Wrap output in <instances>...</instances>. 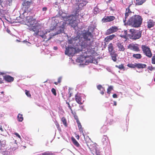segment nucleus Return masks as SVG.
Instances as JSON below:
<instances>
[{
    "label": "nucleus",
    "instance_id": "864d4df0",
    "mask_svg": "<svg viewBox=\"0 0 155 155\" xmlns=\"http://www.w3.org/2000/svg\"><path fill=\"white\" fill-rule=\"evenodd\" d=\"M55 124L57 126V127L58 128V127H59V125L58 124V123H57V122H56L55 123Z\"/></svg>",
    "mask_w": 155,
    "mask_h": 155
},
{
    "label": "nucleus",
    "instance_id": "4468645a",
    "mask_svg": "<svg viewBox=\"0 0 155 155\" xmlns=\"http://www.w3.org/2000/svg\"><path fill=\"white\" fill-rule=\"evenodd\" d=\"M128 48L131 50L137 51L139 50L138 47L136 45L130 44L128 46Z\"/></svg>",
    "mask_w": 155,
    "mask_h": 155
},
{
    "label": "nucleus",
    "instance_id": "f8f14e48",
    "mask_svg": "<svg viewBox=\"0 0 155 155\" xmlns=\"http://www.w3.org/2000/svg\"><path fill=\"white\" fill-rule=\"evenodd\" d=\"M124 43L123 42H118L117 43V47L118 48V51H124L125 48L124 46Z\"/></svg>",
    "mask_w": 155,
    "mask_h": 155
},
{
    "label": "nucleus",
    "instance_id": "473e14b6",
    "mask_svg": "<svg viewBox=\"0 0 155 155\" xmlns=\"http://www.w3.org/2000/svg\"><path fill=\"white\" fill-rule=\"evenodd\" d=\"M94 13L95 14H97L100 12L99 9L97 7H95L94 9Z\"/></svg>",
    "mask_w": 155,
    "mask_h": 155
},
{
    "label": "nucleus",
    "instance_id": "4c0bfd02",
    "mask_svg": "<svg viewBox=\"0 0 155 155\" xmlns=\"http://www.w3.org/2000/svg\"><path fill=\"white\" fill-rule=\"evenodd\" d=\"M51 92L52 93L55 95L56 96V91L55 90L54 88H52L51 89Z\"/></svg>",
    "mask_w": 155,
    "mask_h": 155
},
{
    "label": "nucleus",
    "instance_id": "f704fd0d",
    "mask_svg": "<svg viewBox=\"0 0 155 155\" xmlns=\"http://www.w3.org/2000/svg\"><path fill=\"white\" fill-rule=\"evenodd\" d=\"M4 77L2 75V73L0 72V84L2 83V81L3 80Z\"/></svg>",
    "mask_w": 155,
    "mask_h": 155
},
{
    "label": "nucleus",
    "instance_id": "a211bd4d",
    "mask_svg": "<svg viewBox=\"0 0 155 155\" xmlns=\"http://www.w3.org/2000/svg\"><path fill=\"white\" fill-rule=\"evenodd\" d=\"M6 142L5 140L2 138V137H0V146L1 147H5Z\"/></svg>",
    "mask_w": 155,
    "mask_h": 155
},
{
    "label": "nucleus",
    "instance_id": "c9c22d12",
    "mask_svg": "<svg viewBox=\"0 0 155 155\" xmlns=\"http://www.w3.org/2000/svg\"><path fill=\"white\" fill-rule=\"evenodd\" d=\"M113 87L112 86H110L108 87L107 89V93L110 94V91L111 90L113 89Z\"/></svg>",
    "mask_w": 155,
    "mask_h": 155
},
{
    "label": "nucleus",
    "instance_id": "412c9836",
    "mask_svg": "<svg viewBox=\"0 0 155 155\" xmlns=\"http://www.w3.org/2000/svg\"><path fill=\"white\" fill-rule=\"evenodd\" d=\"M127 31V30H124V31L122 32V33H123L124 34V35H121V36L122 37L126 38L129 37V34H128V32H130V31Z\"/></svg>",
    "mask_w": 155,
    "mask_h": 155
},
{
    "label": "nucleus",
    "instance_id": "e433bc0d",
    "mask_svg": "<svg viewBox=\"0 0 155 155\" xmlns=\"http://www.w3.org/2000/svg\"><path fill=\"white\" fill-rule=\"evenodd\" d=\"M78 125L80 131L81 132H83V128L81 127V124H79Z\"/></svg>",
    "mask_w": 155,
    "mask_h": 155
},
{
    "label": "nucleus",
    "instance_id": "6ab92c4d",
    "mask_svg": "<svg viewBox=\"0 0 155 155\" xmlns=\"http://www.w3.org/2000/svg\"><path fill=\"white\" fill-rule=\"evenodd\" d=\"M146 67V65L145 64L136 63V67L138 68H145Z\"/></svg>",
    "mask_w": 155,
    "mask_h": 155
},
{
    "label": "nucleus",
    "instance_id": "b1692460",
    "mask_svg": "<svg viewBox=\"0 0 155 155\" xmlns=\"http://www.w3.org/2000/svg\"><path fill=\"white\" fill-rule=\"evenodd\" d=\"M108 48V50L110 54L111 53V52H115L114 51H113L114 47L112 43H110L109 45Z\"/></svg>",
    "mask_w": 155,
    "mask_h": 155
},
{
    "label": "nucleus",
    "instance_id": "20e7f679",
    "mask_svg": "<svg viewBox=\"0 0 155 155\" xmlns=\"http://www.w3.org/2000/svg\"><path fill=\"white\" fill-rule=\"evenodd\" d=\"M25 17L27 21V25L28 26L27 29L30 31L34 32L33 35L35 36L38 35L42 38H45L46 34L51 30V29L44 30L43 25L38 23L32 16H28Z\"/></svg>",
    "mask_w": 155,
    "mask_h": 155
},
{
    "label": "nucleus",
    "instance_id": "6e6d98bb",
    "mask_svg": "<svg viewBox=\"0 0 155 155\" xmlns=\"http://www.w3.org/2000/svg\"><path fill=\"white\" fill-rule=\"evenodd\" d=\"M12 0H7V1L9 2V3L12 2Z\"/></svg>",
    "mask_w": 155,
    "mask_h": 155
},
{
    "label": "nucleus",
    "instance_id": "dca6fc26",
    "mask_svg": "<svg viewBox=\"0 0 155 155\" xmlns=\"http://www.w3.org/2000/svg\"><path fill=\"white\" fill-rule=\"evenodd\" d=\"M155 22L152 20H149L147 21V26L148 28H150L153 27L155 25Z\"/></svg>",
    "mask_w": 155,
    "mask_h": 155
},
{
    "label": "nucleus",
    "instance_id": "69168bd1",
    "mask_svg": "<svg viewBox=\"0 0 155 155\" xmlns=\"http://www.w3.org/2000/svg\"><path fill=\"white\" fill-rule=\"evenodd\" d=\"M82 109H83V110H84V108H83V107H82Z\"/></svg>",
    "mask_w": 155,
    "mask_h": 155
},
{
    "label": "nucleus",
    "instance_id": "ddd939ff",
    "mask_svg": "<svg viewBox=\"0 0 155 155\" xmlns=\"http://www.w3.org/2000/svg\"><path fill=\"white\" fill-rule=\"evenodd\" d=\"M114 19L115 17L114 16H105L102 20L104 22H106L112 21Z\"/></svg>",
    "mask_w": 155,
    "mask_h": 155
},
{
    "label": "nucleus",
    "instance_id": "de8ad7c7",
    "mask_svg": "<svg viewBox=\"0 0 155 155\" xmlns=\"http://www.w3.org/2000/svg\"><path fill=\"white\" fill-rule=\"evenodd\" d=\"M113 97L114 98H116L117 97V95L116 94H114L113 95Z\"/></svg>",
    "mask_w": 155,
    "mask_h": 155
},
{
    "label": "nucleus",
    "instance_id": "5fc2aeb1",
    "mask_svg": "<svg viewBox=\"0 0 155 155\" xmlns=\"http://www.w3.org/2000/svg\"><path fill=\"white\" fill-rule=\"evenodd\" d=\"M0 130L2 131H3V129L2 128V126H0Z\"/></svg>",
    "mask_w": 155,
    "mask_h": 155
},
{
    "label": "nucleus",
    "instance_id": "2eb2a0df",
    "mask_svg": "<svg viewBox=\"0 0 155 155\" xmlns=\"http://www.w3.org/2000/svg\"><path fill=\"white\" fill-rule=\"evenodd\" d=\"M110 55L112 60L114 62L116 61L117 60V54L115 52H111V53H110Z\"/></svg>",
    "mask_w": 155,
    "mask_h": 155
},
{
    "label": "nucleus",
    "instance_id": "ea45409f",
    "mask_svg": "<svg viewBox=\"0 0 155 155\" xmlns=\"http://www.w3.org/2000/svg\"><path fill=\"white\" fill-rule=\"evenodd\" d=\"M47 10V8L46 7H44L42 8V11L44 12V14H45V12Z\"/></svg>",
    "mask_w": 155,
    "mask_h": 155
},
{
    "label": "nucleus",
    "instance_id": "49530a36",
    "mask_svg": "<svg viewBox=\"0 0 155 155\" xmlns=\"http://www.w3.org/2000/svg\"><path fill=\"white\" fill-rule=\"evenodd\" d=\"M61 77H59V78H58V83H60L61 82Z\"/></svg>",
    "mask_w": 155,
    "mask_h": 155
},
{
    "label": "nucleus",
    "instance_id": "9b49d317",
    "mask_svg": "<svg viewBox=\"0 0 155 155\" xmlns=\"http://www.w3.org/2000/svg\"><path fill=\"white\" fill-rule=\"evenodd\" d=\"M130 5H129V6L127 8H126L125 17L124 19H123V21L125 25L126 24L127 21L126 19L127 18L128 14H134V13L131 12L130 9Z\"/></svg>",
    "mask_w": 155,
    "mask_h": 155
},
{
    "label": "nucleus",
    "instance_id": "0e129e2a",
    "mask_svg": "<svg viewBox=\"0 0 155 155\" xmlns=\"http://www.w3.org/2000/svg\"><path fill=\"white\" fill-rule=\"evenodd\" d=\"M71 94H70V96H69V97H71Z\"/></svg>",
    "mask_w": 155,
    "mask_h": 155
},
{
    "label": "nucleus",
    "instance_id": "39448f33",
    "mask_svg": "<svg viewBox=\"0 0 155 155\" xmlns=\"http://www.w3.org/2000/svg\"><path fill=\"white\" fill-rule=\"evenodd\" d=\"M142 20L143 19L140 16L135 15L130 17L127 21L126 22V24L133 27L138 28L140 26Z\"/></svg>",
    "mask_w": 155,
    "mask_h": 155
},
{
    "label": "nucleus",
    "instance_id": "423d86ee",
    "mask_svg": "<svg viewBox=\"0 0 155 155\" xmlns=\"http://www.w3.org/2000/svg\"><path fill=\"white\" fill-rule=\"evenodd\" d=\"M31 3L29 2H24L23 4V6L21 10L20 11V13L23 15L24 17L25 16L27 15L28 13L30 12L32 8L31 7Z\"/></svg>",
    "mask_w": 155,
    "mask_h": 155
},
{
    "label": "nucleus",
    "instance_id": "58836bf2",
    "mask_svg": "<svg viewBox=\"0 0 155 155\" xmlns=\"http://www.w3.org/2000/svg\"><path fill=\"white\" fill-rule=\"evenodd\" d=\"M25 94H26L28 96V97H30L31 96V95L29 93V92L27 91V90H25Z\"/></svg>",
    "mask_w": 155,
    "mask_h": 155
},
{
    "label": "nucleus",
    "instance_id": "f3484780",
    "mask_svg": "<svg viewBox=\"0 0 155 155\" xmlns=\"http://www.w3.org/2000/svg\"><path fill=\"white\" fill-rule=\"evenodd\" d=\"M115 37L114 35H112L107 37L104 39V41L105 42H108L110 40H112Z\"/></svg>",
    "mask_w": 155,
    "mask_h": 155
},
{
    "label": "nucleus",
    "instance_id": "e2e57ef3",
    "mask_svg": "<svg viewBox=\"0 0 155 155\" xmlns=\"http://www.w3.org/2000/svg\"><path fill=\"white\" fill-rule=\"evenodd\" d=\"M1 148H0V153L1 152Z\"/></svg>",
    "mask_w": 155,
    "mask_h": 155
},
{
    "label": "nucleus",
    "instance_id": "cd10ccee",
    "mask_svg": "<svg viewBox=\"0 0 155 155\" xmlns=\"http://www.w3.org/2000/svg\"><path fill=\"white\" fill-rule=\"evenodd\" d=\"M18 120L19 121L21 122L23 119L22 115L21 114H19L18 115Z\"/></svg>",
    "mask_w": 155,
    "mask_h": 155
},
{
    "label": "nucleus",
    "instance_id": "bb28decb",
    "mask_svg": "<svg viewBox=\"0 0 155 155\" xmlns=\"http://www.w3.org/2000/svg\"><path fill=\"white\" fill-rule=\"evenodd\" d=\"M145 0H135L136 4L141 5L145 1Z\"/></svg>",
    "mask_w": 155,
    "mask_h": 155
},
{
    "label": "nucleus",
    "instance_id": "5701e85b",
    "mask_svg": "<svg viewBox=\"0 0 155 155\" xmlns=\"http://www.w3.org/2000/svg\"><path fill=\"white\" fill-rule=\"evenodd\" d=\"M97 88L101 91L100 93L102 95L104 94V88L101 85H99L97 86Z\"/></svg>",
    "mask_w": 155,
    "mask_h": 155
},
{
    "label": "nucleus",
    "instance_id": "7c9ffc66",
    "mask_svg": "<svg viewBox=\"0 0 155 155\" xmlns=\"http://www.w3.org/2000/svg\"><path fill=\"white\" fill-rule=\"evenodd\" d=\"M127 66L130 68H136V63L134 64H128Z\"/></svg>",
    "mask_w": 155,
    "mask_h": 155
},
{
    "label": "nucleus",
    "instance_id": "a18cd8bd",
    "mask_svg": "<svg viewBox=\"0 0 155 155\" xmlns=\"http://www.w3.org/2000/svg\"><path fill=\"white\" fill-rule=\"evenodd\" d=\"M14 134L16 135V136L18 137L19 138H21V137L20 135L17 133H14Z\"/></svg>",
    "mask_w": 155,
    "mask_h": 155
},
{
    "label": "nucleus",
    "instance_id": "052dcab7",
    "mask_svg": "<svg viewBox=\"0 0 155 155\" xmlns=\"http://www.w3.org/2000/svg\"><path fill=\"white\" fill-rule=\"evenodd\" d=\"M2 2V0H0V5H1V4Z\"/></svg>",
    "mask_w": 155,
    "mask_h": 155
},
{
    "label": "nucleus",
    "instance_id": "603ef678",
    "mask_svg": "<svg viewBox=\"0 0 155 155\" xmlns=\"http://www.w3.org/2000/svg\"><path fill=\"white\" fill-rule=\"evenodd\" d=\"M26 45L28 46H29L31 44L29 42L27 41H26Z\"/></svg>",
    "mask_w": 155,
    "mask_h": 155
},
{
    "label": "nucleus",
    "instance_id": "1a4fd4ad",
    "mask_svg": "<svg viewBox=\"0 0 155 155\" xmlns=\"http://www.w3.org/2000/svg\"><path fill=\"white\" fill-rule=\"evenodd\" d=\"M71 2L73 4H79V6H85L87 3L86 2L81 1V0H71Z\"/></svg>",
    "mask_w": 155,
    "mask_h": 155
},
{
    "label": "nucleus",
    "instance_id": "a878e982",
    "mask_svg": "<svg viewBox=\"0 0 155 155\" xmlns=\"http://www.w3.org/2000/svg\"><path fill=\"white\" fill-rule=\"evenodd\" d=\"M108 140V137L106 136H104L103 138L102 139V141L104 144H106Z\"/></svg>",
    "mask_w": 155,
    "mask_h": 155
},
{
    "label": "nucleus",
    "instance_id": "3c124183",
    "mask_svg": "<svg viewBox=\"0 0 155 155\" xmlns=\"http://www.w3.org/2000/svg\"><path fill=\"white\" fill-rule=\"evenodd\" d=\"M77 122L78 125H79V124H81V123L78 119L77 120Z\"/></svg>",
    "mask_w": 155,
    "mask_h": 155
},
{
    "label": "nucleus",
    "instance_id": "bf43d9fd",
    "mask_svg": "<svg viewBox=\"0 0 155 155\" xmlns=\"http://www.w3.org/2000/svg\"><path fill=\"white\" fill-rule=\"evenodd\" d=\"M58 82H55L54 83V84H55L57 85L58 84Z\"/></svg>",
    "mask_w": 155,
    "mask_h": 155
},
{
    "label": "nucleus",
    "instance_id": "f03ea898",
    "mask_svg": "<svg viewBox=\"0 0 155 155\" xmlns=\"http://www.w3.org/2000/svg\"><path fill=\"white\" fill-rule=\"evenodd\" d=\"M94 29L92 26H89L88 30L87 31L78 33L77 35L71 40L69 41L70 43L77 41L79 42V44L82 48H86L87 51L84 50V52L91 53L93 51L91 47L93 43V41L91 39L92 38V33Z\"/></svg>",
    "mask_w": 155,
    "mask_h": 155
},
{
    "label": "nucleus",
    "instance_id": "338daca9",
    "mask_svg": "<svg viewBox=\"0 0 155 155\" xmlns=\"http://www.w3.org/2000/svg\"><path fill=\"white\" fill-rule=\"evenodd\" d=\"M96 155H100L99 154L97 153Z\"/></svg>",
    "mask_w": 155,
    "mask_h": 155
},
{
    "label": "nucleus",
    "instance_id": "7ed1b4c3",
    "mask_svg": "<svg viewBox=\"0 0 155 155\" xmlns=\"http://www.w3.org/2000/svg\"><path fill=\"white\" fill-rule=\"evenodd\" d=\"M74 38H72L71 39L68 40V43L70 44H73L74 47L70 45L66 47L65 51V54L69 56H73L75 54L81 52L84 54L79 57V62L83 64L84 62L85 61L86 62L85 63H86L87 61V58L91 56V54L93 53V51H92V52L89 53L84 52V50H86V51H87L86 50V48H82L81 46L79 44V42L77 43V41H75V42H74L73 43H70L69 41L72 40Z\"/></svg>",
    "mask_w": 155,
    "mask_h": 155
},
{
    "label": "nucleus",
    "instance_id": "09e8293b",
    "mask_svg": "<svg viewBox=\"0 0 155 155\" xmlns=\"http://www.w3.org/2000/svg\"><path fill=\"white\" fill-rule=\"evenodd\" d=\"M114 104H113V105L114 106H116L117 104V103L115 101H113Z\"/></svg>",
    "mask_w": 155,
    "mask_h": 155
},
{
    "label": "nucleus",
    "instance_id": "4d7b16f0",
    "mask_svg": "<svg viewBox=\"0 0 155 155\" xmlns=\"http://www.w3.org/2000/svg\"><path fill=\"white\" fill-rule=\"evenodd\" d=\"M133 14H128V15H127V17L129 16H131L133 15Z\"/></svg>",
    "mask_w": 155,
    "mask_h": 155
},
{
    "label": "nucleus",
    "instance_id": "aec40b11",
    "mask_svg": "<svg viewBox=\"0 0 155 155\" xmlns=\"http://www.w3.org/2000/svg\"><path fill=\"white\" fill-rule=\"evenodd\" d=\"M5 79L8 82H11L13 81L14 78L10 76L7 75L5 77Z\"/></svg>",
    "mask_w": 155,
    "mask_h": 155
},
{
    "label": "nucleus",
    "instance_id": "774afa93",
    "mask_svg": "<svg viewBox=\"0 0 155 155\" xmlns=\"http://www.w3.org/2000/svg\"><path fill=\"white\" fill-rule=\"evenodd\" d=\"M154 81H155V78L154 79Z\"/></svg>",
    "mask_w": 155,
    "mask_h": 155
},
{
    "label": "nucleus",
    "instance_id": "f257e3e1",
    "mask_svg": "<svg viewBox=\"0 0 155 155\" xmlns=\"http://www.w3.org/2000/svg\"><path fill=\"white\" fill-rule=\"evenodd\" d=\"M58 12V16L52 19L51 30L52 31L55 29V32L50 34L48 39H50L52 36L63 33L66 24H69L73 28H75L78 25V22L75 19L74 16L72 15L67 16L62 11H60Z\"/></svg>",
    "mask_w": 155,
    "mask_h": 155
},
{
    "label": "nucleus",
    "instance_id": "6e6552de",
    "mask_svg": "<svg viewBox=\"0 0 155 155\" xmlns=\"http://www.w3.org/2000/svg\"><path fill=\"white\" fill-rule=\"evenodd\" d=\"M142 48L143 53L149 58H150L152 56V54L150 50V48L148 47L145 45H142Z\"/></svg>",
    "mask_w": 155,
    "mask_h": 155
},
{
    "label": "nucleus",
    "instance_id": "393cba45",
    "mask_svg": "<svg viewBox=\"0 0 155 155\" xmlns=\"http://www.w3.org/2000/svg\"><path fill=\"white\" fill-rule=\"evenodd\" d=\"M40 155H55L51 152L47 151L41 153Z\"/></svg>",
    "mask_w": 155,
    "mask_h": 155
},
{
    "label": "nucleus",
    "instance_id": "79ce46f5",
    "mask_svg": "<svg viewBox=\"0 0 155 155\" xmlns=\"http://www.w3.org/2000/svg\"><path fill=\"white\" fill-rule=\"evenodd\" d=\"M66 103L67 104H68V108L70 109V110L71 111V112H72L73 111H72V110L71 109V107L70 106L69 103L67 101H66Z\"/></svg>",
    "mask_w": 155,
    "mask_h": 155
},
{
    "label": "nucleus",
    "instance_id": "2f4dec72",
    "mask_svg": "<svg viewBox=\"0 0 155 155\" xmlns=\"http://www.w3.org/2000/svg\"><path fill=\"white\" fill-rule=\"evenodd\" d=\"M115 67L118 68L120 69H123L124 68V66L123 64H121L119 65H116Z\"/></svg>",
    "mask_w": 155,
    "mask_h": 155
},
{
    "label": "nucleus",
    "instance_id": "c756f323",
    "mask_svg": "<svg viewBox=\"0 0 155 155\" xmlns=\"http://www.w3.org/2000/svg\"><path fill=\"white\" fill-rule=\"evenodd\" d=\"M72 141L74 144L77 147H79L80 145L77 140L74 138H72Z\"/></svg>",
    "mask_w": 155,
    "mask_h": 155
},
{
    "label": "nucleus",
    "instance_id": "9d476101",
    "mask_svg": "<svg viewBox=\"0 0 155 155\" xmlns=\"http://www.w3.org/2000/svg\"><path fill=\"white\" fill-rule=\"evenodd\" d=\"M118 30V28L116 26H112L107 30L106 32V34L107 35H109L116 32Z\"/></svg>",
    "mask_w": 155,
    "mask_h": 155
},
{
    "label": "nucleus",
    "instance_id": "c03bdc74",
    "mask_svg": "<svg viewBox=\"0 0 155 155\" xmlns=\"http://www.w3.org/2000/svg\"><path fill=\"white\" fill-rule=\"evenodd\" d=\"M147 68L150 71H152L154 69V68H153L152 66H149Z\"/></svg>",
    "mask_w": 155,
    "mask_h": 155
},
{
    "label": "nucleus",
    "instance_id": "4be33fe9",
    "mask_svg": "<svg viewBox=\"0 0 155 155\" xmlns=\"http://www.w3.org/2000/svg\"><path fill=\"white\" fill-rule=\"evenodd\" d=\"M75 100L77 102L80 104H82V103L81 102V98L79 96L76 95L75 96Z\"/></svg>",
    "mask_w": 155,
    "mask_h": 155
},
{
    "label": "nucleus",
    "instance_id": "37998d69",
    "mask_svg": "<svg viewBox=\"0 0 155 155\" xmlns=\"http://www.w3.org/2000/svg\"><path fill=\"white\" fill-rule=\"evenodd\" d=\"M152 63L153 64H155V56H153L152 57Z\"/></svg>",
    "mask_w": 155,
    "mask_h": 155
},
{
    "label": "nucleus",
    "instance_id": "13d9d810",
    "mask_svg": "<svg viewBox=\"0 0 155 155\" xmlns=\"http://www.w3.org/2000/svg\"><path fill=\"white\" fill-rule=\"evenodd\" d=\"M54 50H56L58 49V48L57 47H54Z\"/></svg>",
    "mask_w": 155,
    "mask_h": 155
},
{
    "label": "nucleus",
    "instance_id": "72a5a7b5",
    "mask_svg": "<svg viewBox=\"0 0 155 155\" xmlns=\"http://www.w3.org/2000/svg\"><path fill=\"white\" fill-rule=\"evenodd\" d=\"M61 120L65 126H67L66 121L64 117H62L61 118Z\"/></svg>",
    "mask_w": 155,
    "mask_h": 155
},
{
    "label": "nucleus",
    "instance_id": "8fccbe9b",
    "mask_svg": "<svg viewBox=\"0 0 155 155\" xmlns=\"http://www.w3.org/2000/svg\"><path fill=\"white\" fill-rule=\"evenodd\" d=\"M77 122L78 125H79V124H81V123L78 119L77 120Z\"/></svg>",
    "mask_w": 155,
    "mask_h": 155
},
{
    "label": "nucleus",
    "instance_id": "680f3d73",
    "mask_svg": "<svg viewBox=\"0 0 155 155\" xmlns=\"http://www.w3.org/2000/svg\"><path fill=\"white\" fill-rule=\"evenodd\" d=\"M105 127H106L105 126H104V127H103L102 128V129L104 128H105Z\"/></svg>",
    "mask_w": 155,
    "mask_h": 155
},
{
    "label": "nucleus",
    "instance_id": "0eeeda50",
    "mask_svg": "<svg viewBox=\"0 0 155 155\" xmlns=\"http://www.w3.org/2000/svg\"><path fill=\"white\" fill-rule=\"evenodd\" d=\"M130 31L129 37L130 38L136 40L140 38L141 36L142 32L140 30H135L134 29L129 30Z\"/></svg>",
    "mask_w": 155,
    "mask_h": 155
},
{
    "label": "nucleus",
    "instance_id": "a19ab883",
    "mask_svg": "<svg viewBox=\"0 0 155 155\" xmlns=\"http://www.w3.org/2000/svg\"><path fill=\"white\" fill-rule=\"evenodd\" d=\"M15 147H13V148H12V150H15L16 148H17V143H16V140H15Z\"/></svg>",
    "mask_w": 155,
    "mask_h": 155
},
{
    "label": "nucleus",
    "instance_id": "c85d7f7f",
    "mask_svg": "<svg viewBox=\"0 0 155 155\" xmlns=\"http://www.w3.org/2000/svg\"><path fill=\"white\" fill-rule=\"evenodd\" d=\"M133 57L134 58H136L137 59H140L142 57V56L140 54H134Z\"/></svg>",
    "mask_w": 155,
    "mask_h": 155
}]
</instances>
